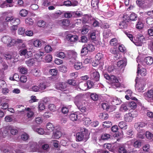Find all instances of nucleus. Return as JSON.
I'll return each mask as SVG.
<instances>
[{"instance_id": "nucleus-1", "label": "nucleus", "mask_w": 153, "mask_h": 153, "mask_svg": "<svg viewBox=\"0 0 153 153\" xmlns=\"http://www.w3.org/2000/svg\"><path fill=\"white\" fill-rule=\"evenodd\" d=\"M84 96V95L79 94L76 96L74 100V102L75 104L78 109L82 112H85L86 109L85 106L83 105L82 102Z\"/></svg>"}, {"instance_id": "nucleus-2", "label": "nucleus", "mask_w": 153, "mask_h": 153, "mask_svg": "<svg viewBox=\"0 0 153 153\" xmlns=\"http://www.w3.org/2000/svg\"><path fill=\"white\" fill-rule=\"evenodd\" d=\"M76 140L80 141L82 140L85 141L88 138L89 134L88 130L83 128L80 130V131L76 134Z\"/></svg>"}, {"instance_id": "nucleus-3", "label": "nucleus", "mask_w": 153, "mask_h": 153, "mask_svg": "<svg viewBox=\"0 0 153 153\" xmlns=\"http://www.w3.org/2000/svg\"><path fill=\"white\" fill-rule=\"evenodd\" d=\"M106 79L108 80V81H107V83L110 84L113 86H114L116 88H118L120 86V84L119 82L117 77L114 76H109L106 74Z\"/></svg>"}, {"instance_id": "nucleus-4", "label": "nucleus", "mask_w": 153, "mask_h": 153, "mask_svg": "<svg viewBox=\"0 0 153 153\" xmlns=\"http://www.w3.org/2000/svg\"><path fill=\"white\" fill-rule=\"evenodd\" d=\"M121 102L120 99L116 97L112 98L108 95H106V102H110L114 106L120 104Z\"/></svg>"}, {"instance_id": "nucleus-5", "label": "nucleus", "mask_w": 153, "mask_h": 153, "mask_svg": "<svg viewBox=\"0 0 153 153\" xmlns=\"http://www.w3.org/2000/svg\"><path fill=\"white\" fill-rule=\"evenodd\" d=\"M2 41L4 43H7V46L11 47L13 46L15 41L14 39H12L11 38L8 36H3L1 38Z\"/></svg>"}, {"instance_id": "nucleus-6", "label": "nucleus", "mask_w": 153, "mask_h": 153, "mask_svg": "<svg viewBox=\"0 0 153 153\" xmlns=\"http://www.w3.org/2000/svg\"><path fill=\"white\" fill-rule=\"evenodd\" d=\"M71 54L73 58H70L69 61L72 63H75V64L74 65V68L76 70H78L81 69L82 67V63L81 62H77L76 63V59L77 57L76 54H73L71 53L70 54V55Z\"/></svg>"}, {"instance_id": "nucleus-7", "label": "nucleus", "mask_w": 153, "mask_h": 153, "mask_svg": "<svg viewBox=\"0 0 153 153\" xmlns=\"http://www.w3.org/2000/svg\"><path fill=\"white\" fill-rule=\"evenodd\" d=\"M131 99L135 100V102L131 101L129 102H127L128 105L131 108L133 109L135 108H136L137 105V104L139 105H141V103L139 102V100L137 99L136 97H131Z\"/></svg>"}, {"instance_id": "nucleus-8", "label": "nucleus", "mask_w": 153, "mask_h": 153, "mask_svg": "<svg viewBox=\"0 0 153 153\" xmlns=\"http://www.w3.org/2000/svg\"><path fill=\"white\" fill-rule=\"evenodd\" d=\"M91 78L92 79L95 81H97L99 80L100 75L99 73L95 69H93L91 74Z\"/></svg>"}, {"instance_id": "nucleus-9", "label": "nucleus", "mask_w": 153, "mask_h": 153, "mask_svg": "<svg viewBox=\"0 0 153 153\" xmlns=\"http://www.w3.org/2000/svg\"><path fill=\"white\" fill-rule=\"evenodd\" d=\"M133 113V112L132 111L131 113H129L128 114H126L124 116V120L126 122H131L133 117H136V115H137V112H136L135 116H134Z\"/></svg>"}, {"instance_id": "nucleus-10", "label": "nucleus", "mask_w": 153, "mask_h": 153, "mask_svg": "<svg viewBox=\"0 0 153 153\" xmlns=\"http://www.w3.org/2000/svg\"><path fill=\"white\" fill-rule=\"evenodd\" d=\"M106 103V112H108V114L112 112L116 109V106L111 104L110 102H107Z\"/></svg>"}, {"instance_id": "nucleus-11", "label": "nucleus", "mask_w": 153, "mask_h": 153, "mask_svg": "<svg viewBox=\"0 0 153 153\" xmlns=\"http://www.w3.org/2000/svg\"><path fill=\"white\" fill-rule=\"evenodd\" d=\"M58 23L63 28H65L70 25V21L68 19H63L59 21Z\"/></svg>"}, {"instance_id": "nucleus-12", "label": "nucleus", "mask_w": 153, "mask_h": 153, "mask_svg": "<svg viewBox=\"0 0 153 153\" xmlns=\"http://www.w3.org/2000/svg\"><path fill=\"white\" fill-rule=\"evenodd\" d=\"M67 83L65 82H61L57 83L56 85V89L61 90L65 89L67 86Z\"/></svg>"}, {"instance_id": "nucleus-13", "label": "nucleus", "mask_w": 153, "mask_h": 153, "mask_svg": "<svg viewBox=\"0 0 153 153\" xmlns=\"http://www.w3.org/2000/svg\"><path fill=\"white\" fill-rule=\"evenodd\" d=\"M111 130L113 132H117V134L118 136L122 135L123 132L121 129L119 130L118 127L117 125H114L112 126Z\"/></svg>"}, {"instance_id": "nucleus-14", "label": "nucleus", "mask_w": 153, "mask_h": 153, "mask_svg": "<svg viewBox=\"0 0 153 153\" xmlns=\"http://www.w3.org/2000/svg\"><path fill=\"white\" fill-rule=\"evenodd\" d=\"M127 59L124 58L118 61L117 63V65L121 68L125 67L127 64Z\"/></svg>"}, {"instance_id": "nucleus-15", "label": "nucleus", "mask_w": 153, "mask_h": 153, "mask_svg": "<svg viewBox=\"0 0 153 153\" xmlns=\"http://www.w3.org/2000/svg\"><path fill=\"white\" fill-rule=\"evenodd\" d=\"M146 124L143 122H138L135 124L134 127L138 132H140V128L145 127Z\"/></svg>"}, {"instance_id": "nucleus-16", "label": "nucleus", "mask_w": 153, "mask_h": 153, "mask_svg": "<svg viewBox=\"0 0 153 153\" xmlns=\"http://www.w3.org/2000/svg\"><path fill=\"white\" fill-rule=\"evenodd\" d=\"M54 126L51 123H48L46 125V131L47 132H51L54 129Z\"/></svg>"}, {"instance_id": "nucleus-17", "label": "nucleus", "mask_w": 153, "mask_h": 153, "mask_svg": "<svg viewBox=\"0 0 153 153\" xmlns=\"http://www.w3.org/2000/svg\"><path fill=\"white\" fill-rule=\"evenodd\" d=\"M62 132L59 130H56L53 132L52 137L55 139H59L62 136Z\"/></svg>"}, {"instance_id": "nucleus-18", "label": "nucleus", "mask_w": 153, "mask_h": 153, "mask_svg": "<svg viewBox=\"0 0 153 153\" xmlns=\"http://www.w3.org/2000/svg\"><path fill=\"white\" fill-rule=\"evenodd\" d=\"M128 105L127 102L122 104L120 108V111L122 112H125L127 111L128 108Z\"/></svg>"}, {"instance_id": "nucleus-19", "label": "nucleus", "mask_w": 153, "mask_h": 153, "mask_svg": "<svg viewBox=\"0 0 153 153\" xmlns=\"http://www.w3.org/2000/svg\"><path fill=\"white\" fill-rule=\"evenodd\" d=\"M144 61L147 65H150L153 63V59L152 57L148 56L145 58Z\"/></svg>"}, {"instance_id": "nucleus-20", "label": "nucleus", "mask_w": 153, "mask_h": 153, "mask_svg": "<svg viewBox=\"0 0 153 153\" xmlns=\"http://www.w3.org/2000/svg\"><path fill=\"white\" fill-rule=\"evenodd\" d=\"M68 39H69L70 42H75L78 39V37L76 35H73L69 34L68 36Z\"/></svg>"}, {"instance_id": "nucleus-21", "label": "nucleus", "mask_w": 153, "mask_h": 153, "mask_svg": "<svg viewBox=\"0 0 153 153\" xmlns=\"http://www.w3.org/2000/svg\"><path fill=\"white\" fill-rule=\"evenodd\" d=\"M19 54L20 56H25L26 57H29L27 49L26 48L22 49L19 51Z\"/></svg>"}, {"instance_id": "nucleus-22", "label": "nucleus", "mask_w": 153, "mask_h": 153, "mask_svg": "<svg viewBox=\"0 0 153 153\" xmlns=\"http://www.w3.org/2000/svg\"><path fill=\"white\" fill-rule=\"evenodd\" d=\"M78 117V115L75 113L70 114L69 116L70 119L73 121H76Z\"/></svg>"}, {"instance_id": "nucleus-23", "label": "nucleus", "mask_w": 153, "mask_h": 153, "mask_svg": "<svg viewBox=\"0 0 153 153\" xmlns=\"http://www.w3.org/2000/svg\"><path fill=\"white\" fill-rule=\"evenodd\" d=\"M4 58L7 60H10L14 57L13 54L12 53H6L4 54Z\"/></svg>"}, {"instance_id": "nucleus-24", "label": "nucleus", "mask_w": 153, "mask_h": 153, "mask_svg": "<svg viewBox=\"0 0 153 153\" xmlns=\"http://www.w3.org/2000/svg\"><path fill=\"white\" fill-rule=\"evenodd\" d=\"M99 0H92L91 2V4L92 7L94 9L98 8V4L99 3Z\"/></svg>"}, {"instance_id": "nucleus-25", "label": "nucleus", "mask_w": 153, "mask_h": 153, "mask_svg": "<svg viewBox=\"0 0 153 153\" xmlns=\"http://www.w3.org/2000/svg\"><path fill=\"white\" fill-rule=\"evenodd\" d=\"M128 22H126L125 21L121 22L119 24L120 28L122 29H126L128 26Z\"/></svg>"}, {"instance_id": "nucleus-26", "label": "nucleus", "mask_w": 153, "mask_h": 153, "mask_svg": "<svg viewBox=\"0 0 153 153\" xmlns=\"http://www.w3.org/2000/svg\"><path fill=\"white\" fill-rule=\"evenodd\" d=\"M87 50L88 52H91L94 51L95 49L94 46L91 44H88L86 45Z\"/></svg>"}, {"instance_id": "nucleus-27", "label": "nucleus", "mask_w": 153, "mask_h": 153, "mask_svg": "<svg viewBox=\"0 0 153 153\" xmlns=\"http://www.w3.org/2000/svg\"><path fill=\"white\" fill-rule=\"evenodd\" d=\"M27 14L28 12L27 10L25 9H22L19 12V15L22 17H26Z\"/></svg>"}, {"instance_id": "nucleus-28", "label": "nucleus", "mask_w": 153, "mask_h": 153, "mask_svg": "<svg viewBox=\"0 0 153 153\" xmlns=\"http://www.w3.org/2000/svg\"><path fill=\"white\" fill-rule=\"evenodd\" d=\"M124 33L133 43H134L135 45H137L136 44L137 42H134L133 40V37L131 34H130L129 32H127L126 31H124Z\"/></svg>"}, {"instance_id": "nucleus-29", "label": "nucleus", "mask_w": 153, "mask_h": 153, "mask_svg": "<svg viewBox=\"0 0 153 153\" xmlns=\"http://www.w3.org/2000/svg\"><path fill=\"white\" fill-rule=\"evenodd\" d=\"M130 20L135 21L137 19V15L134 13H131L129 15Z\"/></svg>"}, {"instance_id": "nucleus-30", "label": "nucleus", "mask_w": 153, "mask_h": 153, "mask_svg": "<svg viewBox=\"0 0 153 153\" xmlns=\"http://www.w3.org/2000/svg\"><path fill=\"white\" fill-rule=\"evenodd\" d=\"M25 62L28 66H32L34 63V60L32 58L25 61Z\"/></svg>"}, {"instance_id": "nucleus-31", "label": "nucleus", "mask_w": 153, "mask_h": 153, "mask_svg": "<svg viewBox=\"0 0 153 153\" xmlns=\"http://www.w3.org/2000/svg\"><path fill=\"white\" fill-rule=\"evenodd\" d=\"M136 28L138 29H142L143 27V24L139 19H138V22L136 25Z\"/></svg>"}, {"instance_id": "nucleus-32", "label": "nucleus", "mask_w": 153, "mask_h": 153, "mask_svg": "<svg viewBox=\"0 0 153 153\" xmlns=\"http://www.w3.org/2000/svg\"><path fill=\"white\" fill-rule=\"evenodd\" d=\"M25 23L28 26L32 25L33 23V20L30 18H27L25 20Z\"/></svg>"}, {"instance_id": "nucleus-33", "label": "nucleus", "mask_w": 153, "mask_h": 153, "mask_svg": "<svg viewBox=\"0 0 153 153\" xmlns=\"http://www.w3.org/2000/svg\"><path fill=\"white\" fill-rule=\"evenodd\" d=\"M52 57L51 55L47 54L45 56V59L46 62H49L52 61Z\"/></svg>"}, {"instance_id": "nucleus-34", "label": "nucleus", "mask_w": 153, "mask_h": 153, "mask_svg": "<svg viewBox=\"0 0 153 153\" xmlns=\"http://www.w3.org/2000/svg\"><path fill=\"white\" fill-rule=\"evenodd\" d=\"M40 71L38 69H35L31 71L32 74L34 76H37L40 75Z\"/></svg>"}, {"instance_id": "nucleus-35", "label": "nucleus", "mask_w": 153, "mask_h": 153, "mask_svg": "<svg viewBox=\"0 0 153 153\" xmlns=\"http://www.w3.org/2000/svg\"><path fill=\"white\" fill-rule=\"evenodd\" d=\"M119 126L121 129H126L127 127V125L126 123L123 121H121L119 123Z\"/></svg>"}, {"instance_id": "nucleus-36", "label": "nucleus", "mask_w": 153, "mask_h": 153, "mask_svg": "<svg viewBox=\"0 0 153 153\" xmlns=\"http://www.w3.org/2000/svg\"><path fill=\"white\" fill-rule=\"evenodd\" d=\"M149 147V144H146L143 146V150L145 152V153H150Z\"/></svg>"}, {"instance_id": "nucleus-37", "label": "nucleus", "mask_w": 153, "mask_h": 153, "mask_svg": "<svg viewBox=\"0 0 153 153\" xmlns=\"http://www.w3.org/2000/svg\"><path fill=\"white\" fill-rule=\"evenodd\" d=\"M88 52L87 48L85 45H84L81 49V53L84 55H86Z\"/></svg>"}, {"instance_id": "nucleus-38", "label": "nucleus", "mask_w": 153, "mask_h": 153, "mask_svg": "<svg viewBox=\"0 0 153 153\" xmlns=\"http://www.w3.org/2000/svg\"><path fill=\"white\" fill-rule=\"evenodd\" d=\"M30 110L29 108H28L27 110H28L27 113V116L28 118L30 119V120L32 119L33 117V113L30 111L29 110Z\"/></svg>"}, {"instance_id": "nucleus-39", "label": "nucleus", "mask_w": 153, "mask_h": 153, "mask_svg": "<svg viewBox=\"0 0 153 153\" xmlns=\"http://www.w3.org/2000/svg\"><path fill=\"white\" fill-rule=\"evenodd\" d=\"M110 44L112 46H115L117 45V40L115 38H113L111 39L110 41Z\"/></svg>"}, {"instance_id": "nucleus-40", "label": "nucleus", "mask_w": 153, "mask_h": 153, "mask_svg": "<svg viewBox=\"0 0 153 153\" xmlns=\"http://www.w3.org/2000/svg\"><path fill=\"white\" fill-rule=\"evenodd\" d=\"M20 72L23 74H25L27 72V69L24 67H20L19 68Z\"/></svg>"}, {"instance_id": "nucleus-41", "label": "nucleus", "mask_w": 153, "mask_h": 153, "mask_svg": "<svg viewBox=\"0 0 153 153\" xmlns=\"http://www.w3.org/2000/svg\"><path fill=\"white\" fill-rule=\"evenodd\" d=\"M118 151L120 153H129L124 146H120L119 147Z\"/></svg>"}, {"instance_id": "nucleus-42", "label": "nucleus", "mask_w": 153, "mask_h": 153, "mask_svg": "<svg viewBox=\"0 0 153 153\" xmlns=\"http://www.w3.org/2000/svg\"><path fill=\"white\" fill-rule=\"evenodd\" d=\"M33 44L36 47H40L41 46V42L39 40H36L34 41Z\"/></svg>"}, {"instance_id": "nucleus-43", "label": "nucleus", "mask_w": 153, "mask_h": 153, "mask_svg": "<svg viewBox=\"0 0 153 153\" xmlns=\"http://www.w3.org/2000/svg\"><path fill=\"white\" fill-rule=\"evenodd\" d=\"M91 97L92 100L97 101L98 99V96L96 94L92 93L91 94Z\"/></svg>"}, {"instance_id": "nucleus-44", "label": "nucleus", "mask_w": 153, "mask_h": 153, "mask_svg": "<svg viewBox=\"0 0 153 153\" xmlns=\"http://www.w3.org/2000/svg\"><path fill=\"white\" fill-rule=\"evenodd\" d=\"M145 136L148 139L152 140L153 134L150 132L149 131H147L146 133Z\"/></svg>"}, {"instance_id": "nucleus-45", "label": "nucleus", "mask_w": 153, "mask_h": 153, "mask_svg": "<svg viewBox=\"0 0 153 153\" xmlns=\"http://www.w3.org/2000/svg\"><path fill=\"white\" fill-rule=\"evenodd\" d=\"M73 12H67L64 14V17L66 18H70L72 16H73Z\"/></svg>"}, {"instance_id": "nucleus-46", "label": "nucleus", "mask_w": 153, "mask_h": 153, "mask_svg": "<svg viewBox=\"0 0 153 153\" xmlns=\"http://www.w3.org/2000/svg\"><path fill=\"white\" fill-rule=\"evenodd\" d=\"M73 17H79L82 16V13L80 11H76V12H73Z\"/></svg>"}, {"instance_id": "nucleus-47", "label": "nucleus", "mask_w": 153, "mask_h": 153, "mask_svg": "<svg viewBox=\"0 0 153 153\" xmlns=\"http://www.w3.org/2000/svg\"><path fill=\"white\" fill-rule=\"evenodd\" d=\"M39 91H41L45 89L46 87V86L45 83H41L39 85Z\"/></svg>"}, {"instance_id": "nucleus-48", "label": "nucleus", "mask_w": 153, "mask_h": 153, "mask_svg": "<svg viewBox=\"0 0 153 153\" xmlns=\"http://www.w3.org/2000/svg\"><path fill=\"white\" fill-rule=\"evenodd\" d=\"M46 25L45 22L43 20H40L37 23L38 26L40 27H44Z\"/></svg>"}, {"instance_id": "nucleus-49", "label": "nucleus", "mask_w": 153, "mask_h": 153, "mask_svg": "<svg viewBox=\"0 0 153 153\" xmlns=\"http://www.w3.org/2000/svg\"><path fill=\"white\" fill-rule=\"evenodd\" d=\"M48 108L50 111H56V109L55 106L52 104H49L48 106Z\"/></svg>"}, {"instance_id": "nucleus-50", "label": "nucleus", "mask_w": 153, "mask_h": 153, "mask_svg": "<svg viewBox=\"0 0 153 153\" xmlns=\"http://www.w3.org/2000/svg\"><path fill=\"white\" fill-rule=\"evenodd\" d=\"M12 23L13 25H18L20 23V20L19 19L14 18Z\"/></svg>"}, {"instance_id": "nucleus-51", "label": "nucleus", "mask_w": 153, "mask_h": 153, "mask_svg": "<svg viewBox=\"0 0 153 153\" xmlns=\"http://www.w3.org/2000/svg\"><path fill=\"white\" fill-rule=\"evenodd\" d=\"M136 2L139 7H141L145 3V1L144 0H136Z\"/></svg>"}, {"instance_id": "nucleus-52", "label": "nucleus", "mask_w": 153, "mask_h": 153, "mask_svg": "<svg viewBox=\"0 0 153 153\" xmlns=\"http://www.w3.org/2000/svg\"><path fill=\"white\" fill-rule=\"evenodd\" d=\"M29 138V136L26 133H24L22 134L21 136V138L24 141H26L28 140Z\"/></svg>"}, {"instance_id": "nucleus-53", "label": "nucleus", "mask_w": 153, "mask_h": 153, "mask_svg": "<svg viewBox=\"0 0 153 153\" xmlns=\"http://www.w3.org/2000/svg\"><path fill=\"white\" fill-rule=\"evenodd\" d=\"M35 144H32L30 147V152H34L36 151L37 150V149L35 148Z\"/></svg>"}, {"instance_id": "nucleus-54", "label": "nucleus", "mask_w": 153, "mask_h": 153, "mask_svg": "<svg viewBox=\"0 0 153 153\" xmlns=\"http://www.w3.org/2000/svg\"><path fill=\"white\" fill-rule=\"evenodd\" d=\"M91 20L92 21L91 23H92V25L93 26L96 27L98 26L99 23L97 21L93 18H92Z\"/></svg>"}, {"instance_id": "nucleus-55", "label": "nucleus", "mask_w": 153, "mask_h": 153, "mask_svg": "<svg viewBox=\"0 0 153 153\" xmlns=\"http://www.w3.org/2000/svg\"><path fill=\"white\" fill-rule=\"evenodd\" d=\"M147 95L149 98H152L153 97V90L152 89L149 90L147 93Z\"/></svg>"}, {"instance_id": "nucleus-56", "label": "nucleus", "mask_w": 153, "mask_h": 153, "mask_svg": "<svg viewBox=\"0 0 153 153\" xmlns=\"http://www.w3.org/2000/svg\"><path fill=\"white\" fill-rule=\"evenodd\" d=\"M51 4V2L50 0H43L42 6L45 7H48Z\"/></svg>"}, {"instance_id": "nucleus-57", "label": "nucleus", "mask_w": 153, "mask_h": 153, "mask_svg": "<svg viewBox=\"0 0 153 153\" xmlns=\"http://www.w3.org/2000/svg\"><path fill=\"white\" fill-rule=\"evenodd\" d=\"M4 1L0 5V7L1 8H4L6 7H12L13 6V5L12 4H6Z\"/></svg>"}, {"instance_id": "nucleus-58", "label": "nucleus", "mask_w": 153, "mask_h": 153, "mask_svg": "<svg viewBox=\"0 0 153 153\" xmlns=\"http://www.w3.org/2000/svg\"><path fill=\"white\" fill-rule=\"evenodd\" d=\"M146 22L149 25H152L153 23V18L150 17L146 19Z\"/></svg>"}, {"instance_id": "nucleus-59", "label": "nucleus", "mask_w": 153, "mask_h": 153, "mask_svg": "<svg viewBox=\"0 0 153 153\" xmlns=\"http://www.w3.org/2000/svg\"><path fill=\"white\" fill-rule=\"evenodd\" d=\"M49 72L52 76H55L57 75V71L55 69H52L50 70Z\"/></svg>"}, {"instance_id": "nucleus-60", "label": "nucleus", "mask_w": 153, "mask_h": 153, "mask_svg": "<svg viewBox=\"0 0 153 153\" xmlns=\"http://www.w3.org/2000/svg\"><path fill=\"white\" fill-rule=\"evenodd\" d=\"M135 87L139 92L143 91L144 90V86L142 85H139L137 87H136V86H135Z\"/></svg>"}, {"instance_id": "nucleus-61", "label": "nucleus", "mask_w": 153, "mask_h": 153, "mask_svg": "<svg viewBox=\"0 0 153 153\" xmlns=\"http://www.w3.org/2000/svg\"><path fill=\"white\" fill-rule=\"evenodd\" d=\"M68 83L70 85H76V81L74 79H69L67 81Z\"/></svg>"}, {"instance_id": "nucleus-62", "label": "nucleus", "mask_w": 153, "mask_h": 153, "mask_svg": "<svg viewBox=\"0 0 153 153\" xmlns=\"http://www.w3.org/2000/svg\"><path fill=\"white\" fill-rule=\"evenodd\" d=\"M58 57L64 59L65 57V54L64 52H60L57 54Z\"/></svg>"}, {"instance_id": "nucleus-63", "label": "nucleus", "mask_w": 153, "mask_h": 153, "mask_svg": "<svg viewBox=\"0 0 153 153\" xmlns=\"http://www.w3.org/2000/svg\"><path fill=\"white\" fill-rule=\"evenodd\" d=\"M5 121L7 122H10L13 120V118L10 116L9 115L7 116L4 118Z\"/></svg>"}, {"instance_id": "nucleus-64", "label": "nucleus", "mask_w": 153, "mask_h": 153, "mask_svg": "<svg viewBox=\"0 0 153 153\" xmlns=\"http://www.w3.org/2000/svg\"><path fill=\"white\" fill-rule=\"evenodd\" d=\"M119 50L122 52H124L126 50V48L123 45H119L118 48Z\"/></svg>"}]
</instances>
